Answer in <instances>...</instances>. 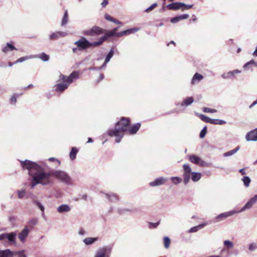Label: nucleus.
<instances>
[{
  "mask_svg": "<svg viewBox=\"0 0 257 257\" xmlns=\"http://www.w3.org/2000/svg\"><path fill=\"white\" fill-rule=\"evenodd\" d=\"M104 33H105L107 35L108 38L111 37H120V36H118L119 32L115 33L112 30L111 31H106L105 30V31Z\"/></svg>",
  "mask_w": 257,
  "mask_h": 257,
  "instance_id": "obj_35",
  "label": "nucleus"
},
{
  "mask_svg": "<svg viewBox=\"0 0 257 257\" xmlns=\"http://www.w3.org/2000/svg\"><path fill=\"white\" fill-rule=\"evenodd\" d=\"M171 180L175 184H177L182 181V179L178 177H173L171 178Z\"/></svg>",
  "mask_w": 257,
  "mask_h": 257,
  "instance_id": "obj_51",
  "label": "nucleus"
},
{
  "mask_svg": "<svg viewBox=\"0 0 257 257\" xmlns=\"http://www.w3.org/2000/svg\"><path fill=\"white\" fill-rule=\"evenodd\" d=\"M79 73L78 71H74L72 72L69 76H66L63 74H60L59 77V80H66L70 84L74 80L79 78Z\"/></svg>",
  "mask_w": 257,
  "mask_h": 257,
  "instance_id": "obj_5",
  "label": "nucleus"
},
{
  "mask_svg": "<svg viewBox=\"0 0 257 257\" xmlns=\"http://www.w3.org/2000/svg\"><path fill=\"white\" fill-rule=\"evenodd\" d=\"M33 87H34L33 85L29 84L28 86L25 87L24 89H28V88H33Z\"/></svg>",
  "mask_w": 257,
  "mask_h": 257,
  "instance_id": "obj_64",
  "label": "nucleus"
},
{
  "mask_svg": "<svg viewBox=\"0 0 257 257\" xmlns=\"http://www.w3.org/2000/svg\"><path fill=\"white\" fill-rule=\"evenodd\" d=\"M206 225V223H202L197 226L191 227L189 230L188 232L193 233L198 231L199 229L202 228Z\"/></svg>",
  "mask_w": 257,
  "mask_h": 257,
  "instance_id": "obj_30",
  "label": "nucleus"
},
{
  "mask_svg": "<svg viewBox=\"0 0 257 257\" xmlns=\"http://www.w3.org/2000/svg\"><path fill=\"white\" fill-rule=\"evenodd\" d=\"M68 19V15L67 11L66 10V11H65V12L64 13L63 18V19L62 21V23H61L62 26L65 25L67 23Z\"/></svg>",
  "mask_w": 257,
  "mask_h": 257,
  "instance_id": "obj_39",
  "label": "nucleus"
},
{
  "mask_svg": "<svg viewBox=\"0 0 257 257\" xmlns=\"http://www.w3.org/2000/svg\"><path fill=\"white\" fill-rule=\"evenodd\" d=\"M78 51H79V49H78V47L77 46L76 48H72V52L74 53H77Z\"/></svg>",
  "mask_w": 257,
  "mask_h": 257,
  "instance_id": "obj_61",
  "label": "nucleus"
},
{
  "mask_svg": "<svg viewBox=\"0 0 257 257\" xmlns=\"http://www.w3.org/2000/svg\"><path fill=\"white\" fill-rule=\"evenodd\" d=\"M239 172L242 174V175H244L245 174V169L244 168H242V169H240L239 170Z\"/></svg>",
  "mask_w": 257,
  "mask_h": 257,
  "instance_id": "obj_62",
  "label": "nucleus"
},
{
  "mask_svg": "<svg viewBox=\"0 0 257 257\" xmlns=\"http://www.w3.org/2000/svg\"><path fill=\"white\" fill-rule=\"evenodd\" d=\"M226 123V121L224 120L219 119H211L210 124L222 125Z\"/></svg>",
  "mask_w": 257,
  "mask_h": 257,
  "instance_id": "obj_34",
  "label": "nucleus"
},
{
  "mask_svg": "<svg viewBox=\"0 0 257 257\" xmlns=\"http://www.w3.org/2000/svg\"><path fill=\"white\" fill-rule=\"evenodd\" d=\"M164 246L165 248H168L170 244V238L166 236L164 238Z\"/></svg>",
  "mask_w": 257,
  "mask_h": 257,
  "instance_id": "obj_46",
  "label": "nucleus"
},
{
  "mask_svg": "<svg viewBox=\"0 0 257 257\" xmlns=\"http://www.w3.org/2000/svg\"><path fill=\"white\" fill-rule=\"evenodd\" d=\"M21 165L24 169L28 170L29 175L31 178L30 187L32 189L38 184L47 186L52 184V177L67 185L73 184L72 179L64 171L52 170L46 172L40 163L38 164L28 160L21 161Z\"/></svg>",
  "mask_w": 257,
  "mask_h": 257,
  "instance_id": "obj_1",
  "label": "nucleus"
},
{
  "mask_svg": "<svg viewBox=\"0 0 257 257\" xmlns=\"http://www.w3.org/2000/svg\"><path fill=\"white\" fill-rule=\"evenodd\" d=\"M201 176L200 173L193 172L191 173V179L194 182H197L201 179Z\"/></svg>",
  "mask_w": 257,
  "mask_h": 257,
  "instance_id": "obj_29",
  "label": "nucleus"
},
{
  "mask_svg": "<svg viewBox=\"0 0 257 257\" xmlns=\"http://www.w3.org/2000/svg\"><path fill=\"white\" fill-rule=\"evenodd\" d=\"M189 17V15L188 14H183L182 15L178 16L175 17L174 18H172L170 21L172 23H176L184 19H187Z\"/></svg>",
  "mask_w": 257,
  "mask_h": 257,
  "instance_id": "obj_23",
  "label": "nucleus"
},
{
  "mask_svg": "<svg viewBox=\"0 0 257 257\" xmlns=\"http://www.w3.org/2000/svg\"><path fill=\"white\" fill-rule=\"evenodd\" d=\"M223 244L225 246L228 248H232L233 247V244L232 242L229 240H224L223 242Z\"/></svg>",
  "mask_w": 257,
  "mask_h": 257,
  "instance_id": "obj_43",
  "label": "nucleus"
},
{
  "mask_svg": "<svg viewBox=\"0 0 257 257\" xmlns=\"http://www.w3.org/2000/svg\"><path fill=\"white\" fill-rule=\"evenodd\" d=\"M203 111L205 112H210V113H215L217 112V110L215 109H212L208 107H204Z\"/></svg>",
  "mask_w": 257,
  "mask_h": 257,
  "instance_id": "obj_53",
  "label": "nucleus"
},
{
  "mask_svg": "<svg viewBox=\"0 0 257 257\" xmlns=\"http://www.w3.org/2000/svg\"><path fill=\"white\" fill-rule=\"evenodd\" d=\"M184 170L183 177H184V183L185 184H187L190 178H191V169L190 167L187 164H184L183 166Z\"/></svg>",
  "mask_w": 257,
  "mask_h": 257,
  "instance_id": "obj_8",
  "label": "nucleus"
},
{
  "mask_svg": "<svg viewBox=\"0 0 257 257\" xmlns=\"http://www.w3.org/2000/svg\"><path fill=\"white\" fill-rule=\"evenodd\" d=\"M67 34L64 32H57L53 33L49 35V39L50 40H56L60 37H63L67 36Z\"/></svg>",
  "mask_w": 257,
  "mask_h": 257,
  "instance_id": "obj_19",
  "label": "nucleus"
},
{
  "mask_svg": "<svg viewBox=\"0 0 257 257\" xmlns=\"http://www.w3.org/2000/svg\"><path fill=\"white\" fill-rule=\"evenodd\" d=\"M257 104V99H256V100H255L254 101H253L249 106V108L250 109V108H252L255 105H256Z\"/></svg>",
  "mask_w": 257,
  "mask_h": 257,
  "instance_id": "obj_60",
  "label": "nucleus"
},
{
  "mask_svg": "<svg viewBox=\"0 0 257 257\" xmlns=\"http://www.w3.org/2000/svg\"><path fill=\"white\" fill-rule=\"evenodd\" d=\"M158 5L157 3H154L150 7L148 8L145 10V12L146 13H149L153 11L155 8L157 7Z\"/></svg>",
  "mask_w": 257,
  "mask_h": 257,
  "instance_id": "obj_47",
  "label": "nucleus"
},
{
  "mask_svg": "<svg viewBox=\"0 0 257 257\" xmlns=\"http://www.w3.org/2000/svg\"><path fill=\"white\" fill-rule=\"evenodd\" d=\"M17 50V48L12 44L7 43L6 45L5 46L3 49L2 51L4 53H7L9 51Z\"/></svg>",
  "mask_w": 257,
  "mask_h": 257,
  "instance_id": "obj_24",
  "label": "nucleus"
},
{
  "mask_svg": "<svg viewBox=\"0 0 257 257\" xmlns=\"http://www.w3.org/2000/svg\"><path fill=\"white\" fill-rule=\"evenodd\" d=\"M130 124V121L128 118L122 117L120 120L116 123L115 129L109 130L108 134L110 137H115V142L118 143L123 137L124 132L127 131L129 134L134 135L141 127V124L137 123L128 129Z\"/></svg>",
  "mask_w": 257,
  "mask_h": 257,
  "instance_id": "obj_2",
  "label": "nucleus"
},
{
  "mask_svg": "<svg viewBox=\"0 0 257 257\" xmlns=\"http://www.w3.org/2000/svg\"><path fill=\"white\" fill-rule=\"evenodd\" d=\"M159 224H160V221H158L156 223L150 222V223H149V227L150 229L156 228L159 225Z\"/></svg>",
  "mask_w": 257,
  "mask_h": 257,
  "instance_id": "obj_54",
  "label": "nucleus"
},
{
  "mask_svg": "<svg viewBox=\"0 0 257 257\" xmlns=\"http://www.w3.org/2000/svg\"><path fill=\"white\" fill-rule=\"evenodd\" d=\"M70 210V207L67 204H62L57 208V211L60 213L68 212Z\"/></svg>",
  "mask_w": 257,
  "mask_h": 257,
  "instance_id": "obj_22",
  "label": "nucleus"
},
{
  "mask_svg": "<svg viewBox=\"0 0 257 257\" xmlns=\"http://www.w3.org/2000/svg\"><path fill=\"white\" fill-rule=\"evenodd\" d=\"M203 78L204 77L202 74L198 73H195L192 77L191 83L192 85H195L198 83L203 79Z\"/></svg>",
  "mask_w": 257,
  "mask_h": 257,
  "instance_id": "obj_21",
  "label": "nucleus"
},
{
  "mask_svg": "<svg viewBox=\"0 0 257 257\" xmlns=\"http://www.w3.org/2000/svg\"><path fill=\"white\" fill-rule=\"evenodd\" d=\"M99 240V238L98 237H87L84 238L82 240L83 243L86 245H91L94 244L96 241Z\"/></svg>",
  "mask_w": 257,
  "mask_h": 257,
  "instance_id": "obj_18",
  "label": "nucleus"
},
{
  "mask_svg": "<svg viewBox=\"0 0 257 257\" xmlns=\"http://www.w3.org/2000/svg\"><path fill=\"white\" fill-rule=\"evenodd\" d=\"M105 30L97 26H93L89 30L84 31L83 34L87 36H96L104 33Z\"/></svg>",
  "mask_w": 257,
  "mask_h": 257,
  "instance_id": "obj_4",
  "label": "nucleus"
},
{
  "mask_svg": "<svg viewBox=\"0 0 257 257\" xmlns=\"http://www.w3.org/2000/svg\"><path fill=\"white\" fill-rule=\"evenodd\" d=\"M108 3V2L107 0H103V2L101 3V5L103 8H104Z\"/></svg>",
  "mask_w": 257,
  "mask_h": 257,
  "instance_id": "obj_58",
  "label": "nucleus"
},
{
  "mask_svg": "<svg viewBox=\"0 0 257 257\" xmlns=\"http://www.w3.org/2000/svg\"><path fill=\"white\" fill-rule=\"evenodd\" d=\"M105 197L111 201H115L118 200L117 195L112 192L104 193Z\"/></svg>",
  "mask_w": 257,
  "mask_h": 257,
  "instance_id": "obj_25",
  "label": "nucleus"
},
{
  "mask_svg": "<svg viewBox=\"0 0 257 257\" xmlns=\"http://www.w3.org/2000/svg\"><path fill=\"white\" fill-rule=\"evenodd\" d=\"M239 213L238 211L231 210L228 212L222 213L215 217L216 222L219 221L220 219L226 218L229 216L234 215L235 213Z\"/></svg>",
  "mask_w": 257,
  "mask_h": 257,
  "instance_id": "obj_15",
  "label": "nucleus"
},
{
  "mask_svg": "<svg viewBox=\"0 0 257 257\" xmlns=\"http://www.w3.org/2000/svg\"><path fill=\"white\" fill-rule=\"evenodd\" d=\"M255 65L256 66H257V62H255L254 61V60H250V61L246 63L244 65H243V68H247V67H248L249 65Z\"/></svg>",
  "mask_w": 257,
  "mask_h": 257,
  "instance_id": "obj_50",
  "label": "nucleus"
},
{
  "mask_svg": "<svg viewBox=\"0 0 257 257\" xmlns=\"http://www.w3.org/2000/svg\"><path fill=\"white\" fill-rule=\"evenodd\" d=\"M189 160L192 163L198 165L200 166H206L207 163L202 160L200 157L195 155H190Z\"/></svg>",
  "mask_w": 257,
  "mask_h": 257,
  "instance_id": "obj_9",
  "label": "nucleus"
},
{
  "mask_svg": "<svg viewBox=\"0 0 257 257\" xmlns=\"http://www.w3.org/2000/svg\"><path fill=\"white\" fill-rule=\"evenodd\" d=\"M245 139L247 141H257V128L250 131L246 134Z\"/></svg>",
  "mask_w": 257,
  "mask_h": 257,
  "instance_id": "obj_14",
  "label": "nucleus"
},
{
  "mask_svg": "<svg viewBox=\"0 0 257 257\" xmlns=\"http://www.w3.org/2000/svg\"><path fill=\"white\" fill-rule=\"evenodd\" d=\"M192 7H193V5H187L185 4L184 6H182V11H184L185 10H188V9H191L192 8Z\"/></svg>",
  "mask_w": 257,
  "mask_h": 257,
  "instance_id": "obj_56",
  "label": "nucleus"
},
{
  "mask_svg": "<svg viewBox=\"0 0 257 257\" xmlns=\"http://www.w3.org/2000/svg\"><path fill=\"white\" fill-rule=\"evenodd\" d=\"M48 160L49 161H51V162L57 161L58 163L59 164H60V162L59 160H58L57 159L55 158H53V157L50 158L48 159Z\"/></svg>",
  "mask_w": 257,
  "mask_h": 257,
  "instance_id": "obj_59",
  "label": "nucleus"
},
{
  "mask_svg": "<svg viewBox=\"0 0 257 257\" xmlns=\"http://www.w3.org/2000/svg\"><path fill=\"white\" fill-rule=\"evenodd\" d=\"M16 236L17 233L15 232L2 233L0 234V240L7 239L10 243L15 244L16 243Z\"/></svg>",
  "mask_w": 257,
  "mask_h": 257,
  "instance_id": "obj_7",
  "label": "nucleus"
},
{
  "mask_svg": "<svg viewBox=\"0 0 257 257\" xmlns=\"http://www.w3.org/2000/svg\"><path fill=\"white\" fill-rule=\"evenodd\" d=\"M240 73H241V71L238 69H235L232 71H229L227 72L223 73L221 76L224 79H232L235 77L236 74Z\"/></svg>",
  "mask_w": 257,
  "mask_h": 257,
  "instance_id": "obj_11",
  "label": "nucleus"
},
{
  "mask_svg": "<svg viewBox=\"0 0 257 257\" xmlns=\"http://www.w3.org/2000/svg\"><path fill=\"white\" fill-rule=\"evenodd\" d=\"M62 82L56 84L54 87L56 92H62L66 90L70 85L66 80H61Z\"/></svg>",
  "mask_w": 257,
  "mask_h": 257,
  "instance_id": "obj_12",
  "label": "nucleus"
},
{
  "mask_svg": "<svg viewBox=\"0 0 257 257\" xmlns=\"http://www.w3.org/2000/svg\"><path fill=\"white\" fill-rule=\"evenodd\" d=\"M10 101L12 103H16V102H17V98L15 95L12 96Z\"/></svg>",
  "mask_w": 257,
  "mask_h": 257,
  "instance_id": "obj_57",
  "label": "nucleus"
},
{
  "mask_svg": "<svg viewBox=\"0 0 257 257\" xmlns=\"http://www.w3.org/2000/svg\"><path fill=\"white\" fill-rule=\"evenodd\" d=\"M242 181L243 182L244 185L246 187H247L249 186V184L251 182L250 179L248 176H244L242 179Z\"/></svg>",
  "mask_w": 257,
  "mask_h": 257,
  "instance_id": "obj_37",
  "label": "nucleus"
},
{
  "mask_svg": "<svg viewBox=\"0 0 257 257\" xmlns=\"http://www.w3.org/2000/svg\"><path fill=\"white\" fill-rule=\"evenodd\" d=\"M78 234L79 236H84L86 234V231L83 228H80L78 231Z\"/></svg>",
  "mask_w": 257,
  "mask_h": 257,
  "instance_id": "obj_52",
  "label": "nucleus"
},
{
  "mask_svg": "<svg viewBox=\"0 0 257 257\" xmlns=\"http://www.w3.org/2000/svg\"><path fill=\"white\" fill-rule=\"evenodd\" d=\"M28 223L31 228H32L34 226H35L38 223V219L32 218L28 221Z\"/></svg>",
  "mask_w": 257,
  "mask_h": 257,
  "instance_id": "obj_40",
  "label": "nucleus"
},
{
  "mask_svg": "<svg viewBox=\"0 0 257 257\" xmlns=\"http://www.w3.org/2000/svg\"><path fill=\"white\" fill-rule=\"evenodd\" d=\"M15 255H17L18 257H27L26 254L25 253L24 250L15 251Z\"/></svg>",
  "mask_w": 257,
  "mask_h": 257,
  "instance_id": "obj_42",
  "label": "nucleus"
},
{
  "mask_svg": "<svg viewBox=\"0 0 257 257\" xmlns=\"http://www.w3.org/2000/svg\"><path fill=\"white\" fill-rule=\"evenodd\" d=\"M74 44L78 47L79 51L85 50L90 47H93V42H90L85 37H81L79 40L75 41Z\"/></svg>",
  "mask_w": 257,
  "mask_h": 257,
  "instance_id": "obj_3",
  "label": "nucleus"
},
{
  "mask_svg": "<svg viewBox=\"0 0 257 257\" xmlns=\"http://www.w3.org/2000/svg\"><path fill=\"white\" fill-rule=\"evenodd\" d=\"M78 152L77 149L75 147H73L71 149V152L69 154L70 158L73 160L76 158V154Z\"/></svg>",
  "mask_w": 257,
  "mask_h": 257,
  "instance_id": "obj_33",
  "label": "nucleus"
},
{
  "mask_svg": "<svg viewBox=\"0 0 257 257\" xmlns=\"http://www.w3.org/2000/svg\"><path fill=\"white\" fill-rule=\"evenodd\" d=\"M15 256V251H12L9 249L2 250L1 257H14Z\"/></svg>",
  "mask_w": 257,
  "mask_h": 257,
  "instance_id": "obj_26",
  "label": "nucleus"
},
{
  "mask_svg": "<svg viewBox=\"0 0 257 257\" xmlns=\"http://www.w3.org/2000/svg\"><path fill=\"white\" fill-rule=\"evenodd\" d=\"M185 4L181 2H175L172 3L168 5L166 7L167 9L171 10H178L179 9L182 10V6H184Z\"/></svg>",
  "mask_w": 257,
  "mask_h": 257,
  "instance_id": "obj_16",
  "label": "nucleus"
},
{
  "mask_svg": "<svg viewBox=\"0 0 257 257\" xmlns=\"http://www.w3.org/2000/svg\"><path fill=\"white\" fill-rule=\"evenodd\" d=\"M200 118L202 120L205 122L209 123H210L211 119L210 118L208 117L206 115L204 114H200Z\"/></svg>",
  "mask_w": 257,
  "mask_h": 257,
  "instance_id": "obj_41",
  "label": "nucleus"
},
{
  "mask_svg": "<svg viewBox=\"0 0 257 257\" xmlns=\"http://www.w3.org/2000/svg\"><path fill=\"white\" fill-rule=\"evenodd\" d=\"M194 101V98L193 97H188L185 99L181 103L182 106L187 107L191 105Z\"/></svg>",
  "mask_w": 257,
  "mask_h": 257,
  "instance_id": "obj_27",
  "label": "nucleus"
},
{
  "mask_svg": "<svg viewBox=\"0 0 257 257\" xmlns=\"http://www.w3.org/2000/svg\"><path fill=\"white\" fill-rule=\"evenodd\" d=\"M104 17H105V19L106 20L110 21V22H111L112 23H113V22L114 21V19L113 17L110 16L108 14H105V16H104Z\"/></svg>",
  "mask_w": 257,
  "mask_h": 257,
  "instance_id": "obj_55",
  "label": "nucleus"
},
{
  "mask_svg": "<svg viewBox=\"0 0 257 257\" xmlns=\"http://www.w3.org/2000/svg\"><path fill=\"white\" fill-rule=\"evenodd\" d=\"M108 38L105 33L104 36L100 38L99 41L97 42H93V47H96L100 45L104 41L106 40Z\"/></svg>",
  "mask_w": 257,
  "mask_h": 257,
  "instance_id": "obj_28",
  "label": "nucleus"
},
{
  "mask_svg": "<svg viewBox=\"0 0 257 257\" xmlns=\"http://www.w3.org/2000/svg\"><path fill=\"white\" fill-rule=\"evenodd\" d=\"M167 178L164 177H159L155 179V181L151 182L149 185L151 187H156L164 184L166 181Z\"/></svg>",
  "mask_w": 257,
  "mask_h": 257,
  "instance_id": "obj_17",
  "label": "nucleus"
},
{
  "mask_svg": "<svg viewBox=\"0 0 257 257\" xmlns=\"http://www.w3.org/2000/svg\"><path fill=\"white\" fill-rule=\"evenodd\" d=\"M257 202V195L250 198L244 206L238 211L239 213L245 211L246 209L251 208L252 206Z\"/></svg>",
  "mask_w": 257,
  "mask_h": 257,
  "instance_id": "obj_10",
  "label": "nucleus"
},
{
  "mask_svg": "<svg viewBox=\"0 0 257 257\" xmlns=\"http://www.w3.org/2000/svg\"><path fill=\"white\" fill-rule=\"evenodd\" d=\"M111 252V247L103 246L96 251L94 257H110Z\"/></svg>",
  "mask_w": 257,
  "mask_h": 257,
  "instance_id": "obj_6",
  "label": "nucleus"
},
{
  "mask_svg": "<svg viewBox=\"0 0 257 257\" xmlns=\"http://www.w3.org/2000/svg\"><path fill=\"white\" fill-rule=\"evenodd\" d=\"M206 133H207V127L205 126L203 128V129L201 130V131L200 133V135H199L200 138L201 139L203 138L205 136Z\"/></svg>",
  "mask_w": 257,
  "mask_h": 257,
  "instance_id": "obj_49",
  "label": "nucleus"
},
{
  "mask_svg": "<svg viewBox=\"0 0 257 257\" xmlns=\"http://www.w3.org/2000/svg\"><path fill=\"white\" fill-rule=\"evenodd\" d=\"M18 198L22 199L26 195V191L25 189L18 190L17 191Z\"/></svg>",
  "mask_w": 257,
  "mask_h": 257,
  "instance_id": "obj_44",
  "label": "nucleus"
},
{
  "mask_svg": "<svg viewBox=\"0 0 257 257\" xmlns=\"http://www.w3.org/2000/svg\"><path fill=\"white\" fill-rule=\"evenodd\" d=\"M239 148H240V147L239 146H237L234 149L224 153L223 154V156L224 157H227L231 156L234 155V154H235L239 150Z\"/></svg>",
  "mask_w": 257,
  "mask_h": 257,
  "instance_id": "obj_32",
  "label": "nucleus"
},
{
  "mask_svg": "<svg viewBox=\"0 0 257 257\" xmlns=\"http://www.w3.org/2000/svg\"><path fill=\"white\" fill-rule=\"evenodd\" d=\"M113 54L114 51L112 49H111L105 57V61L106 63H108L110 61V59L113 56Z\"/></svg>",
  "mask_w": 257,
  "mask_h": 257,
  "instance_id": "obj_38",
  "label": "nucleus"
},
{
  "mask_svg": "<svg viewBox=\"0 0 257 257\" xmlns=\"http://www.w3.org/2000/svg\"><path fill=\"white\" fill-rule=\"evenodd\" d=\"M30 230L28 226H25L24 229L18 234V238L21 242L24 243L25 242L26 239L28 236Z\"/></svg>",
  "mask_w": 257,
  "mask_h": 257,
  "instance_id": "obj_13",
  "label": "nucleus"
},
{
  "mask_svg": "<svg viewBox=\"0 0 257 257\" xmlns=\"http://www.w3.org/2000/svg\"><path fill=\"white\" fill-rule=\"evenodd\" d=\"M113 23L116 24H118V25H121L122 24V23L120 21H119L118 20H116V19H114V21L113 22Z\"/></svg>",
  "mask_w": 257,
  "mask_h": 257,
  "instance_id": "obj_63",
  "label": "nucleus"
},
{
  "mask_svg": "<svg viewBox=\"0 0 257 257\" xmlns=\"http://www.w3.org/2000/svg\"><path fill=\"white\" fill-rule=\"evenodd\" d=\"M36 56H33V55H29V56H26L25 57H22L16 60V61L15 62V64L18 63H21L23 62L26 60H27L28 59H32V58H36Z\"/></svg>",
  "mask_w": 257,
  "mask_h": 257,
  "instance_id": "obj_31",
  "label": "nucleus"
},
{
  "mask_svg": "<svg viewBox=\"0 0 257 257\" xmlns=\"http://www.w3.org/2000/svg\"><path fill=\"white\" fill-rule=\"evenodd\" d=\"M257 248V244L255 243H251L248 245V250L250 251H254Z\"/></svg>",
  "mask_w": 257,
  "mask_h": 257,
  "instance_id": "obj_48",
  "label": "nucleus"
},
{
  "mask_svg": "<svg viewBox=\"0 0 257 257\" xmlns=\"http://www.w3.org/2000/svg\"><path fill=\"white\" fill-rule=\"evenodd\" d=\"M34 203L40 208L41 211L42 212V214H44V207L42 205V204L38 200H34Z\"/></svg>",
  "mask_w": 257,
  "mask_h": 257,
  "instance_id": "obj_45",
  "label": "nucleus"
},
{
  "mask_svg": "<svg viewBox=\"0 0 257 257\" xmlns=\"http://www.w3.org/2000/svg\"><path fill=\"white\" fill-rule=\"evenodd\" d=\"M37 57L36 58H40L42 61L46 62L49 60V56L45 53H42L39 55H36Z\"/></svg>",
  "mask_w": 257,
  "mask_h": 257,
  "instance_id": "obj_36",
  "label": "nucleus"
},
{
  "mask_svg": "<svg viewBox=\"0 0 257 257\" xmlns=\"http://www.w3.org/2000/svg\"><path fill=\"white\" fill-rule=\"evenodd\" d=\"M140 30L139 28H134L119 32L118 36L122 37L124 35H128L131 34L135 33Z\"/></svg>",
  "mask_w": 257,
  "mask_h": 257,
  "instance_id": "obj_20",
  "label": "nucleus"
}]
</instances>
